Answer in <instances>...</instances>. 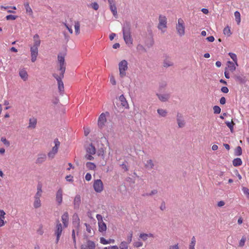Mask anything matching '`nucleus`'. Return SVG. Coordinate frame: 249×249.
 I'll use <instances>...</instances> for the list:
<instances>
[{
	"instance_id": "21",
	"label": "nucleus",
	"mask_w": 249,
	"mask_h": 249,
	"mask_svg": "<svg viewBox=\"0 0 249 249\" xmlns=\"http://www.w3.org/2000/svg\"><path fill=\"white\" fill-rule=\"evenodd\" d=\"M57 59L59 63V68H66L64 56H62L59 54L57 56Z\"/></svg>"
},
{
	"instance_id": "40",
	"label": "nucleus",
	"mask_w": 249,
	"mask_h": 249,
	"mask_svg": "<svg viewBox=\"0 0 249 249\" xmlns=\"http://www.w3.org/2000/svg\"><path fill=\"white\" fill-rule=\"evenodd\" d=\"M74 28L76 34H79L80 33V23L78 21L75 22Z\"/></svg>"
},
{
	"instance_id": "22",
	"label": "nucleus",
	"mask_w": 249,
	"mask_h": 249,
	"mask_svg": "<svg viewBox=\"0 0 249 249\" xmlns=\"http://www.w3.org/2000/svg\"><path fill=\"white\" fill-rule=\"evenodd\" d=\"M40 44V40L39 39V36L37 34H36L34 36V45L33 47H38L39 46Z\"/></svg>"
},
{
	"instance_id": "61",
	"label": "nucleus",
	"mask_w": 249,
	"mask_h": 249,
	"mask_svg": "<svg viewBox=\"0 0 249 249\" xmlns=\"http://www.w3.org/2000/svg\"><path fill=\"white\" fill-rule=\"evenodd\" d=\"M96 218L98 220V223L99 222H103V217L101 215L99 214H97L96 215Z\"/></svg>"
},
{
	"instance_id": "60",
	"label": "nucleus",
	"mask_w": 249,
	"mask_h": 249,
	"mask_svg": "<svg viewBox=\"0 0 249 249\" xmlns=\"http://www.w3.org/2000/svg\"><path fill=\"white\" fill-rule=\"evenodd\" d=\"M221 90L222 92L227 93L229 92V89L226 87H222L221 89Z\"/></svg>"
},
{
	"instance_id": "57",
	"label": "nucleus",
	"mask_w": 249,
	"mask_h": 249,
	"mask_svg": "<svg viewBox=\"0 0 249 249\" xmlns=\"http://www.w3.org/2000/svg\"><path fill=\"white\" fill-rule=\"evenodd\" d=\"M72 221L78 222L80 221V219L78 216V214L76 213H74L72 216Z\"/></svg>"
},
{
	"instance_id": "20",
	"label": "nucleus",
	"mask_w": 249,
	"mask_h": 249,
	"mask_svg": "<svg viewBox=\"0 0 249 249\" xmlns=\"http://www.w3.org/2000/svg\"><path fill=\"white\" fill-rule=\"evenodd\" d=\"M86 152L87 153L90 155H94L96 153L95 147L93 146L92 143L89 144V145L86 148Z\"/></svg>"
},
{
	"instance_id": "58",
	"label": "nucleus",
	"mask_w": 249,
	"mask_h": 249,
	"mask_svg": "<svg viewBox=\"0 0 249 249\" xmlns=\"http://www.w3.org/2000/svg\"><path fill=\"white\" fill-rule=\"evenodd\" d=\"M100 242H101V243H102V244H103L104 245L108 244L107 240H106L104 237H101L100 238Z\"/></svg>"
},
{
	"instance_id": "11",
	"label": "nucleus",
	"mask_w": 249,
	"mask_h": 249,
	"mask_svg": "<svg viewBox=\"0 0 249 249\" xmlns=\"http://www.w3.org/2000/svg\"><path fill=\"white\" fill-rule=\"evenodd\" d=\"M31 61L33 62H35L36 57L38 55V48L36 47H31Z\"/></svg>"
},
{
	"instance_id": "44",
	"label": "nucleus",
	"mask_w": 249,
	"mask_h": 249,
	"mask_svg": "<svg viewBox=\"0 0 249 249\" xmlns=\"http://www.w3.org/2000/svg\"><path fill=\"white\" fill-rule=\"evenodd\" d=\"M213 113L214 114H219L221 112V108L218 106H214L213 107Z\"/></svg>"
},
{
	"instance_id": "42",
	"label": "nucleus",
	"mask_w": 249,
	"mask_h": 249,
	"mask_svg": "<svg viewBox=\"0 0 249 249\" xmlns=\"http://www.w3.org/2000/svg\"><path fill=\"white\" fill-rule=\"evenodd\" d=\"M195 244H196V238H195V236H193L191 239V242L189 246V249H195Z\"/></svg>"
},
{
	"instance_id": "18",
	"label": "nucleus",
	"mask_w": 249,
	"mask_h": 249,
	"mask_svg": "<svg viewBox=\"0 0 249 249\" xmlns=\"http://www.w3.org/2000/svg\"><path fill=\"white\" fill-rule=\"evenodd\" d=\"M46 159V155L45 154H40L38 155L36 163L38 164L42 163Z\"/></svg>"
},
{
	"instance_id": "8",
	"label": "nucleus",
	"mask_w": 249,
	"mask_h": 249,
	"mask_svg": "<svg viewBox=\"0 0 249 249\" xmlns=\"http://www.w3.org/2000/svg\"><path fill=\"white\" fill-rule=\"evenodd\" d=\"M159 23L158 25V29L160 30H161L162 27L166 28V24H167V18L165 16L162 15H160L159 18Z\"/></svg>"
},
{
	"instance_id": "14",
	"label": "nucleus",
	"mask_w": 249,
	"mask_h": 249,
	"mask_svg": "<svg viewBox=\"0 0 249 249\" xmlns=\"http://www.w3.org/2000/svg\"><path fill=\"white\" fill-rule=\"evenodd\" d=\"M62 221L65 228H67L69 224V214L67 212H65L61 216Z\"/></svg>"
},
{
	"instance_id": "32",
	"label": "nucleus",
	"mask_w": 249,
	"mask_h": 249,
	"mask_svg": "<svg viewBox=\"0 0 249 249\" xmlns=\"http://www.w3.org/2000/svg\"><path fill=\"white\" fill-rule=\"evenodd\" d=\"M36 119L33 118L30 119L29 120V127H32L33 128L36 127Z\"/></svg>"
},
{
	"instance_id": "54",
	"label": "nucleus",
	"mask_w": 249,
	"mask_h": 249,
	"mask_svg": "<svg viewBox=\"0 0 249 249\" xmlns=\"http://www.w3.org/2000/svg\"><path fill=\"white\" fill-rule=\"evenodd\" d=\"M167 86V84L165 82H162L160 84L159 89L160 90H162V89L165 88Z\"/></svg>"
},
{
	"instance_id": "6",
	"label": "nucleus",
	"mask_w": 249,
	"mask_h": 249,
	"mask_svg": "<svg viewBox=\"0 0 249 249\" xmlns=\"http://www.w3.org/2000/svg\"><path fill=\"white\" fill-rule=\"evenodd\" d=\"M96 247L94 242L88 240L81 246V249H94Z\"/></svg>"
},
{
	"instance_id": "62",
	"label": "nucleus",
	"mask_w": 249,
	"mask_h": 249,
	"mask_svg": "<svg viewBox=\"0 0 249 249\" xmlns=\"http://www.w3.org/2000/svg\"><path fill=\"white\" fill-rule=\"evenodd\" d=\"M245 240H246V239L244 238H242L240 240V242H239V246L240 247H243L244 246L245 243Z\"/></svg>"
},
{
	"instance_id": "28",
	"label": "nucleus",
	"mask_w": 249,
	"mask_h": 249,
	"mask_svg": "<svg viewBox=\"0 0 249 249\" xmlns=\"http://www.w3.org/2000/svg\"><path fill=\"white\" fill-rule=\"evenodd\" d=\"M227 63L228 65V69L231 72H233L236 70V67L235 66V64L233 62L228 61L227 62Z\"/></svg>"
},
{
	"instance_id": "59",
	"label": "nucleus",
	"mask_w": 249,
	"mask_h": 249,
	"mask_svg": "<svg viewBox=\"0 0 249 249\" xmlns=\"http://www.w3.org/2000/svg\"><path fill=\"white\" fill-rule=\"evenodd\" d=\"M85 225L86 227V230H87V231L88 232L90 233L91 232V227L89 224H88L87 223H85Z\"/></svg>"
},
{
	"instance_id": "36",
	"label": "nucleus",
	"mask_w": 249,
	"mask_h": 249,
	"mask_svg": "<svg viewBox=\"0 0 249 249\" xmlns=\"http://www.w3.org/2000/svg\"><path fill=\"white\" fill-rule=\"evenodd\" d=\"M234 16L235 18L236 21L238 25H239L241 21L240 14L238 11H235L234 12Z\"/></svg>"
},
{
	"instance_id": "63",
	"label": "nucleus",
	"mask_w": 249,
	"mask_h": 249,
	"mask_svg": "<svg viewBox=\"0 0 249 249\" xmlns=\"http://www.w3.org/2000/svg\"><path fill=\"white\" fill-rule=\"evenodd\" d=\"M41 193L42 192H40V190L39 191H37V192H36V193L35 196V198H39L41 196Z\"/></svg>"
},
{
	"instance_id": "27",
	"label": "nucleus",
	"mask_w": 249,
	"mask_h": 249,
	"mask_svg": "<svg viewBox=\"0 0 249 249\" xmlns=\"http://www.w3.org/2000/svg\"><path fill=\"white\" fill-rule=\"evenodd\" d=\"M58 84V89L60 92V94H62L64 91V84L62 80H57Z\"/></svg>"
},
{
	"instance_id": "12",
	"label": "nucleus",
	"mask_w": 249,
	"mask_h": 249,
	"mask_svg": "<svg viewBox=\"0 0 249 249\" xmlns=\"http://www.w3.org/2000/svg\"><path fill=\"white\" fill-rule=\"evenodd\" d=\"M177 121L178 126L180 128H182L185 125L184 120L183 119V117L181 114L178 113L177 115Z\"/></svg>"
},
{
	"instance_id": "9",
	"label": "nucleus",
	"mask_w": 249,
	"mask_h": 249,
	"mask_svg": "<svg viewBox=\"0 0 249 249\" xmlns=\"http://www.w3.org/2000/svg\"><path fill=\"white\" fill-rule=\"evenodd\" d=\"M106 121V115L103 113L100 115L98 121V125L100 129H102L104 126Z\"/></svg>"
},
{
	"instance_id": "49",
	"label": "nucleus",
	"mask_w": 249,
	"mask_h": 249,
	"mask_svg": "<svg viewBox=\"0 0 249 249\" xmlns=\"http://www.w3.org/2000/svg\"><path fill=\"white\" fill-rule=\"evenodd\" d=\"M75 231H76V230L75 229H73L72 231V234H71L73 242L74 245H76V237H75Z\"/></svg>"
},
{
	"instance_id": "33",
	"label": "nucleus",
	"mask_w": 249,
	"mask_h": 249,
	"mask_svg": "<svg viewBox=\"0 0 249 249\" xmlns=\"http://www.w3.org/2000/svg\"><path fill=\"white\" fill-rule=\"evenodd\" d=\"M173 65V63L168 59H165L163 61V66L165 68H167Z\"/></svg>"
},
{
	"instance_id": "55",
	"label": "nucleus",
	"mask_w": 249,
	"mask_h": 249,
	"mask_svg": "<svg viewBox=\"0 0 249 249\" xmlns=\"http://www.w3.org/2000/svg\"><path fill=\"white\" fill-rule=\"evenodd\" d=\"M85 158L86 159L89 160H93L94 158L92 156V155L89 154H87L85 156Z\"/></svg>"
},
{
	"instance_id": "53",
	"label": "nucleus",
	"mask_w": 249,
	"mask_h": 249,
	"mask_svg": "<svg viewBox=\"0 0 249 249\" xmlns=\"http://www.w3.org/2000/svg\"><path fill=\"white\" fill-rule=\"evenodd\" d=\"M110 82L113 85H115L116 84V80L113 75H111L110 76Z\"/></svg>"
},
{
	"instance_id": "50",
	"label": "nucleus",
	"mask_w": 249,
	"mask_h": 249,
	"mask_svg": "<svg viewBox=\"0 0 249 249\" xmlns=\"http://www.w3.org/2000/svg\"><path fill=\"white\" fill-rule=\"evenodd\" d=\"M140 237L143 240L146 241L147 239L148 236L147 233H141Z\"/></svg>"
},
{
	"instance_id": "15",
	"label": "nucleus",
	"mask_w": 249,
	"mask_h": 249,
	"mask_svg": "<svg viewBox=\"0 0 249 249\" xmlns=\"http://www.w3.org/2000/svg\"><path fill=\"white\" fill-rule=\"evenodd\" d=\"M156 95L158 97L159 99L161 102H166L170 98V94L169 93H165V94H160L157 93Z\"/></svg>"
},
{
	"instance_id": "34",
	"label": "nucleus",
	"mask_w": 249,
	"mask_h": 249,
	"mask_svg": "<svg viewBox=\"0 0 249 249\" xmlns=\"http://www.w3.org/2000/svg\"><path fill=\"white\" fill-rule=\"evenodd\" d=\"M24 5L26 9V13H29L30 15H32L33 14V11L31 8L29 6V3H25Z\"/></svg>"
},
{
	"instance_id": "3",
	"label": "nucleus",
	"mask_w": 249,
	"mask_h": 249,
	"mask_svg": "<svg viewBox=\"0 0 249 249\" xmlns=\"http://www.w3.org/2000/svg\"><path fill=\"white\" fill-rule=\"evenodd\" d=\"M54 143L55 145L52 148V150L48 154V157L51 159H53L55 155L57 153L58 149L60 144L58 139H54Z\"/></svg>"
},
{
	"instance_id": "52",
	"label": "nucleus",
	"mask_w": 249,
	"mask_h": 249,
	"mask_svg": "<svg viewBox=\"0 0 249 249\" xmlns=\"http://www.w3.org/2000/svg\"><path fill=\"white\" fill-rule=\"evenodd\" d=\"M91 7L94 10H97L99 8V5L97 2H94L93 3H92Z\"/></svg>"
},
{
	"instance_id": "47",
	"label": "nucleus",
	"mask_w": 249,
	"mask_h": 249,
	"mask_svg": "<svg viewBox=\"0 0 249 249\" xmlns=\"http://www.w3.org/2000/svg\"><path fill=\"white\" fill-rule=\"evenodd\" d=\"M18 18L17 16H14L12 15H9L6 17V19L7 20H15Z\"/></svg>"
},
{
	"instance_id": "56",
	"label": "nucleus",
	"mask_w": 249,
	"mask_h": 249,
	"mask_svg": "<svg viewBox=\"0 0 249 249\" xmlns=\"http://www.w3.org/2000/svg\"><path fill=\"white\" fill-rule=\"evenodd\" d=\"M134 246L135 247L139 248L142 246V243L140 241H137L134 243Z\"/></svg>"
},
{
	"instance_id": "45",
	"label": "nucleus",
	"mask_w": 249,
	"mask_h": 249,
	"mask_svg": "<svg viewBox=\"0 0 249 249\" xmlns=\"http://www.w3.org/2000/svg\"><path fill=\"white\" fill-rule=\"evenodd\" d=\"M242 191L244 194L246 195L247 197L249 199V189L247 187H243Z\"/></svg>"
},
{
	"instance_id": "48",
	"label": "nucleus",
	"mask_w": 249,
	"mask_h": 249,
	"mask_svg": "<svg viewBox=\"0 0 249 249\" xmlns=\"http://www.w3.org/2000/svg\"><path fill=\"white\" fill-rule=\"evenodd\" d=\"M1 141L6 146H10V142L6 140V139L5 137H2L1 138Z\"/></svg>"
},
{
	"instance_id": "38",
	"label": "nucleus",
	"mask_w": 249,
	"mask_h": 249,
	"mask_svg": "<svg viewBox=\"0 0 249 249\" xmlns=\"http://www.w3.org/2000/svg\"><path fill=\"white\" fill-rule=\"evenodd\" d=\"M223 33L225 35L230 36L231 34L230 27L227 26L223 30Z\"/></svg>"
},
{
	"instance_id": "37",
	"label": "nucleus",
	"mask_w": 249,
	"mask_h": 249,
	"mask_svg": "<svg viewBox=\"0 0 249 249\" xmlns=\"http://www.w3.org/2000/svg\"><path fill=\"white\" fill-rule=\"evenodd\" d=\"M34 206L35 208H38L41 206V201L39 198H35Z\"/></svg>"
},
{
	"instance_id": "19",
	"label": "nucleus",
	"mask_w": 249,
	"mask_h": 249,
	"mask_svg": "<svg viewBox=\"0 0 249 249\" xmlns=\"http://www.w3.org/2000/svg\"><path fill=\"white\" fill-rule=\"evenodd\" d=\"M234 78L236 81L239 82L240 84H244L246 82L245 76L240 75H235Z\"/></svg>"
},
{
	"instance_id": "1",
	"label": "nucleus",
	"mask_w": 249,
	"mask_h": 249,
	"mask_svg": "<svg viewBox=\"0 0 249 249\" xmlns=\"http://www.w3.org/2000/svg\"><path fill=\"white\" fill-rule=\"evenodd\" d=\"M131 23L125 21L123 25V34L124 39L128 45L132 44L133 39L131 36Z\"/></svg>"
},
{
	"instance_id": "5",
	"label": "nucleus",
	"mask_w": 249,
	"mask_h": 249,
	"mask_svg": "<svg viewBox=\"0 0 249 249\" xmlns=\"http://www.w3.org/2000/svg\"><path fill=\"white\" fill-rule=\"evenodd\" d=\"M93 186L95 191L97 193H100L103 190V183L101 179L95 180Z\"/></svg>"
},
{
	"instance_id": "24",
	"label": "nucleus",
	"mask_w": 249,
	"mask_h": 249,
	"mask_svg": "<svg viewBox=\"0 0 249 249\" xmlns=\"http://www.w3.org/2000/svg\"><path fill=\"white\" fill-rule=\"evenodd\" d=\"M99 231L100 232L105 231L107 230V226L105 223L103 221L98 223Z\"/></svg>"
},
{
	"instance_id": "10",
	"label": "nucleus",
	"mask_w": 249,
	"mask_h": 249,
	"mask_svg": "<svg viewBox=\"0 0 249 249\" xmlns=\"http://www.w3.org/2000/svg\"><path fill=\"white\" fill-rule=\"evenodd\" d=\"M81 203V196L79 195H76L73 200V209L77 210L79 209Z\"/></svg>"
},
{
	"instance_id": "23",
	"label": "nucleus",
	"mask_w": 249,
	"mask_h": 249,
	"mask_svg": "<svg viewBox=\"0 0 249 249\" xmlns=\"http://www.w3.org/2000/svg\"><path fill=\"white\" fill-rule=\"evenodd\" d=\"M119 100L121 102V105L122 106L124 107L125 108L128 107V104L123 94L120 96Z\"/></svg>"
},
{
	"instance_id": "17",
	"label": "nucleus",
	"mask_w": 249,
	"mask_h": 249,
	"mask_svg": "<svg viewBox=\"0 0 249 249\" xmlns=\"http://www.w3.org/2000/svg\"><path fill=\"white\" fill-rule=\"evenodd\" d=\"M155 165L154 161L152 159L148 160L144 163V167L147 170L154 169Z\"/></svg>"
},
{
	"instance_id": "51",
	"label": "nucleus",
	"mask_w": 249,
	"mask_h": 249,
	"mask_svg": "<svg viewBox=\"0 0 249 249\" xmlns=\"http://www.w3.org/2000/svg\"><path fill=\"white\" fill-rule=\"evenodd\" d=\"M229 55L230 56L231 58L233 60V61H236V60H237L236 55L232 53H229Z\"/></svg>"
},
{
	"instance_id": "16",
	"label": "nucleus",
	"mask_w": 249,
	"mask_h": 249,
	"mask_svg": "<svg viewBox=\"0 0 249 249\" xmlns=\"http://www.w3.org/2000/svg\"><path fill=\"white\" fill-rule=\"evenodd\" d=\"M62 194L63 191L61 188L58 190L56 194V201L58 205H60L62 202Z\"/></svg>"
},
{
	"instance_id": "39",
	"label": "nucleus",
	"mask_w": 249,
	"mask_h": 249,
	"mask_svg": "<svg viewBox=\"0 0 249 249\" xmlns=\"http://www.w3.org/2000/svg\"><path fill=\"white\" fill-rule=\"evenodd\" d=\"M86 166L89 170H94L96 168V165L95 164L90 162H87Z\"/></svg>"
},
{
	"instance_id": "25",
	"label": "nucleus",
	"mask_w": 249,
	"mask_h": 249,
	"mask_svg": "<svg viewBox=\"0 0 249 249\" xmlns=\"http://www.w3.org/2000/svg\"><path fill=\"white\" fill-rule=\"evenodd\" d=\"M19 76L24 81H26L28 78V74L26 71L21 70L19 71Z\"/></svg>"
},
{
	"instance_id": "46",
	"label": "nucleus",
	"mask_w": 249,
	"mask_h": 249,
	"mask_svg": "<svg viewBox=\"0 0 249 249\" xmlns=\"http://www.w3.org/2000/svg\"><path fill=\"white\" fill-rule=\"evenodd\" d=\"M132 235H133V231H130L129 232V236H128L127 238V242H126L127 243V245H128V244L130 243L132 241Z\"/></svg>"
},
{
	"instance_id": "41",
	"label": "nucleus",
	"mask_w": 249,
	"mask_h": 249,
	"mask_svg": "<svg viewBox=\"0 0 249 249\" xmlns=\"http://www.w3.org/2000/svg\"><path fill=\"white\" fill-rule=\"evenodd\" d=\"M225 124L227 125V126L230 128L231 131L232 132L233 130V125L235 124L232 122H226Z\"/></svg>"
},
{
	"instance_id": "43",
	"label": "nucleus",
	"mask_w": 249,
	"mask_h": 249,
	"mask_svg": "<svg viewBox=\"0 0 249 249\" xmlns=\"http://www.w3.org/2000/svg\"><path fill=\"white\" fill-rule=\"evenodd\" d=\"M120 249H128V245L125 241L122 242L119 247Z\"/></svg>"
},
{
	"instance_id": "31",
	"label": "nucleus",
	"mask_w": 249,
	"mask_h": 249,
	"mask_svg": "<svg viewBox=\"0 0 249 249\" xmlns=\"http://www.w3.org/2000/svg\"><path fill=\"white\" fill-rule=\"evenodd\" d=\"M72 225L74 227L73 229L76 230L77 234H78L79 231L80 221H78V222L72 221Z\"/></svg>"
},
{
	"instance_id": "30",
	"label": "nucleus",
	"mask_w": 249,
	"mask_h": 249,
	"mask_svg": "<svg viewBox=\"0 0 249 249\" xmlns=\"http://www.w3.org/2000/svg\"><path fill=\"white\" fill-rule=\"evenodd\" d=\"M110 10L112 12V14L113 16L115 17H117V8L115 6V4L114 5H109Z\"/></svg>"
},
{
	"instance_id": "4",
	"label": "nucleus",
	"mask_w": 249,
	"mask_h": 249,
	"mask_svg": "<svg viewBox=\"0 0 249 249\" xmlns=\"http://www.w3.org/2000/svg\"><path fill=\"white\" fill-rule=\"evenodd\" d=\"M178 23L176 26V29L178 34L179 36H182L185 34V26L183 19L179 18L178 21Z\"/></svg>"
},
{
	"instance_id": "29",
	"label": "nucleus",
	"mask_w": 249,
	"mask_h": 249,
	"mask_svg": "<svg viewBox=\"0 0 249 249\" xmlns=\"http://www.w3.org/2000/svg\"><path fill=\"white\" fill-rule=\"evenodd\" d=\"M157 112L160 116L165 117L167 114V111L165 109L159 108L157 110Z\"/></svg>"
},
{
	"instance_id": "64",
	"label": "nucleus",
	"mask_w": 249,
	"mask_h": 249,
	"mask_svg": "<svg viewBox=\"0 0 249 249\" xmlns=\"http://www.w3.org/2000/svg\"><path fill=\"white\" fill-rule=\"evenodd\" d=\"M85 179L87 181H89L91 179V175L89 173H87L85 176Z\"/></svg>"
},
{
	"instance_id": "7",
	"label": "nucleus",
	"mask_w": 249,
	"mask_h": 249,
	"mask_svg": "<svg viewBox=\"0 0 249 249\" xmlns=\"http://www.w3.org/2000/svg\"><path fill=\"white\" fill-rule=\"evenodd\" d=\"M63 231L62 224L58 220L56 226V230L55 231V234L56 236V243H57L59 240L60 237L62 234Z\"/></svg>"
},
{
	"instance_id": "35",
	"label": "nucleus",
	"mask_w": 249,
	"mask_h": 249,
	"mask_svg": "<svg viewBox=\"0 0 249 249\" xmlns=\"http://www.w3.org/2000/svg\"><path fill=\"white\" fill-rule=\"evenodd\" d=\"M242 154V148L240 146H237L234 151V155L236 156H239Z\"/></svg>"
},
{
	"instance_id": "13",
	"label": "nucleus",
	"mask_w": 249,
	"mask_h": 249,
	"mask_svg": "<svg viewBox=\"0 0 249 249\" xmlns=\"http://www.w3.org/2000/svg\"><path fill=\"white\" fill-rule=\"evenodd\" d=\"M59 70L61 71L59 75H58L56 73H53V76L56 80H62V79L64 77V74L65 72L66 68H59Z\"/></svg>"
},
{
	"instance_id": "26",
	"label": "nucleus",
	"mask_w": 249,
	"mask_h": 249,
	"mask_svg": "<svg viewBox=\"0 0 249 249\" xmlns=\"http://www.w3.org/2000/svg\"><path fill=\"white\" fill-rule=\"evenodd\" d=\"M242 164V161L240 158H237L232 160V164L234 166L237 167Z\"/></svg>"
},
{
	"instance_id": "2",
	"label": "nucleus",
	"mask_w": 249,
	"mask_h": 249,
	"mask_svg": "<svg viewBox=\"0 0 249 249\" xmlns=\"http://www.w3.org/2000/svg\"><path fill=\"white\" fill-rule=\"evenodd\" d=\"M119 75L121 78H124L126 75L125 71L128 69V63L126 60H123L119 63Z\"/></svg>"
}]
</instances>
